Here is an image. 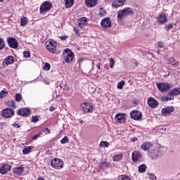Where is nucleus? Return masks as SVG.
Instances as JSON below:
<instances>
[{
	"label": "nucleus",
	"instance_id": "nucleus-52",
	"mask_svg": "<svg viewBox=\"0 0 180 180\" xmlns=\"http://www.w3.org/2000/svg\"><path fill=\"white\" fill-rule=\"evenodd\" d=\"M44 133H46V134H50V129L49 128H46Z\"/></svg>",
	"mask_w": 180,
	"mask_h": 180
},
{
	"label": "nucleus",
	"instance_id": "nucleus-31",
	"mask_svg": "<svg viewBox=\"0 0 180 180\" xmlns=\"http://www.w3.org/2000/svg\"><path fill=\"white\" fill-rule=\"evenodd\" d=\"M65 7L71 8L74 5V0H65Z\"/></svg>",
	"mask_w": 180,
	"mask_h": 180
},
{
	"label": "nucleus",
	"instance_id": "nucleus-29",
	"mask_svg": "<svg viewBox=\"0 0 180 180\" xmlns=\"http://www.w3.org/2000/svg\"><path fill=\"white\" fill-rule=\"evenodd\" d=\"M20 26H22V27L26 26L27 25V22H28L27 18L22 17L20 18Z\"/></svg>",
	"mask_w": 180,
	"mask_h": 180
},
{
	"label": "nucleus",
	"instance_id": "nucleus-22",
	"mask_svg": "<svg viewBox=\"0 0 180 180\" xmlns=\"http://www.w3.org/2000/svg\"><path fill=\"white\" fill-rule=\"evenodd\" d=\"M126 2V0H117L112 4V8H119L120 6H123V4Z\"/></svg>",
	"mask_w": 180,
	"mask_h": 180
},
{
	"label": "nucleus",
	"instance_id": "nucleus-24",
	"mask_svg": "<svg viewBox=\"0 0 180 180\" xmlns=\"http://www.w3.org/2000/svg\"><path fill=\"white\" fill-rule=\"evenodd\" d=\"M169 94L170 96H176L180 94V88H174V89H171L169 91Z\"/></svg>",
	"mask_w": 180,
	"mask_h": 180
},
{
	"label": "nucleus",
	"instance_id": "nucleus-28",
	"mask_svg": "<svg viewBox=\"0 0 180 180\" xmlns=\"http://www.w3.org/2000/svg\"><path fill=\"white\" fill-rule=\"evenodd\" d=\"M33 148H34V146H27L26 148H24L22 150V153L29 154L30 153H32Z\"/></svg>",
	"mask_w": 180,
	"mask_h": 180
},
{
	"label": "nucleus",
	"instance_id": "nucleus-40",
	"mask_svg": "<svg viewBox=\"0 0 180 180\" xmlns=\"http://www.w3.org/2000/svg\"><path fill=\"white\" fill-rule=\"evenodd\" d=\"M116 63V61L115 60V59L110 58L109 59V64H110V68H113V66L115 65V63Z\"/></svg>",
	"mask_w": 180,
	"mask_h": 180
},
{
	"label": "nucleus",
	"instance_id": "nucleus-12",
	"mask_svg": "<svg viewBox=\"0 0 180 180\" xmlns=\"http://www.w3.org/2000/svg\"><path fill=\"white\" fill-rule=\"evenodd\" d=\"M87 22L88 18L86 17H82L78 19L77 27H79L80 29H84V26L86 25Z\"/></svg>",
	"mask_w": 180,
	"mask_h": 180
},
{
	"label": "nucleus",
	"instance_id": "nucleus-35",
	"mask_svg": "<svg viewBox=\"0 0 180 180\" xmlns=\"http://www.w3.org/2000/svg\"><path fill=\"white\" fill-rule=\"evenodd\" d=\"M124 86V81H121L118 82L117 85V89H123V86Z\"/></svg>",
	"mask_w": 180,
	"mask_h": 180
},
{
	"label": "nucleus",
	"instance_id": "nucleus-16",
	"mask_svg": "<svg viewBox=\"0 0 180 180\" xmlns=\"http://www.w3.org/2000/svg\"><path fill=\"white\" fill-rule=\"evenodd\" d=\"M101 25L102 27L107 28L112 26V22H110V18H105L101 20Z\"/></svg>",
	"mask_w": 180,
	"mask_h": 180
},
{
	"label": "nucleus",
	"instance_id": "nucleus-39",
	"mask_svg": "<svg viewBox=\"0 0 180 180\" xmlns=\"http://www.w3.org/2000/svg\"><path fill=\"white\" fill-rule=\"evenodd\" d=\"M119 180H130V177L126 175H121L118 176Z\"/></svg>",
	"mask_w": 180,
	"mask_h": 180
},
{
	"label": "nucleus",
	"instance_id": "nucleus-42",
	"mask_svg": "<svg viewBox=\"0 0 180 180\" xmlns=\"http://www.w3.org/2000/svg\"><path fill=\"white\" fill-rule=\"evenodd\" d=\"M21 99H22V94H15V101L17 102H20Z\"/></svg>",
	"mask_w": 180,
	"mask_h": 180
},
{
	"label": "nucleus",
	"instance_id": "nucleus-23",
	"mask_svg": "<svg viewBox=\"0 0 180 180\" xmlns=\"http://www.w3.org/2000/svg\"><path fill=\"white\" fill-rule=\"evenodd\" d=\"M98 3V0H85V4L89 8H94Z\"/></svg>",
	"mask_w": 180,
	"mask_h": 180
},
{
	"label": "nucleus",
	"instance_id": "nucleus-56",
	"mask_svg": "<svg viewBox=\"0 0 180 180\" xmlns=\"http://www.w3.org/2000/svg\"><path fill=\"white\" fill-rule=\"evenodd\" d=\"M49 110H50V112H54V110H56V108H54L53 106H51V107L49 108Z\"/></svg>",
	"mask_w": 180,
	"mask_h": 180
},
{
	"label": "nucleus",
	"instance_id": "nucleus-43",
	"mask_svg": "<svg viewBox=\"0 0 180 180\" xmlns=\"http://www.w3.org/2000/svg\"><path fill=\"white\" fill-rule=\"evenodd\" d=\"M109 146V143L106 141H101L100 143V147H108Z\"/></svg>",
	"mask_w": 180,
	"mask_h": 180
},
{
	"label": "nucleus",
	"instance_id": "nucleus-46",
	"mask_svg": "<svg viewBox=\"0 0 180 180\" xmlns=\"http://www.w3.org/2000/svg\"><path fill=\"white\" fill-rule=\"evenodd\" d=\"M73 30L75 33V34H77V36H79V29L78 28V27H73Z\"/></svg>",
	"mask_w": 180,
	"mask_h": 180
},
{
	"label": "nucleus",
	"instance_id": "nucleus-58",
	"mask_svg": "<svg viewBox=\"0 0 180 180\" xmlns=\"http://www.w3.org/2000/svg\"><path fill=\"white\" fill-rule=\"evenodd\" d=\"M37 180H44V178H43V177H39Z\"/></svg>",
	"mask_w": 180,
	"mask_h": 180
},
{
	"label": "nucleus",
	"instance_id": "nucleus-44",
	"mask_svg": "<svg viewBox=\"0 0 180 180\" xmlns=\"http://www.w3.org/2000/svg\"><path fill=\"white\" fill-rule=\"evenodd\" d=\"M148 176H149V179L150 180H157V177L155 176V175L153 173H150L148 174Z\"/></svg>",
	"mask_w": 180,
	"mask_h": 180
},
{
	"label": "nucleus",
	"instance_id": "nucleus-54",
	"mask_svg": "<svg viewBox=\"0 0 180 180\" xmlns=\"http://www.w3.org/2000/svg\"><path fill=\"white\" fill-rule=\"evenodd\" d=\"M98 61L100 63H97L96 67H97L98 70H101V59H98Z\"/></svg>",
	"mask_w": 180,
	"mask_h": 180
},
{
	"label": "nucleus",
	"instance_id": "nucleus-37",
	"mask_svg": "<svg viewBox=\"0 0 180 180\" xmlns=\"http://www.w3.org/2000/svg\"><path fill=\"white\" fill-rule=\"evenodd\" d=\"M60 143H61V144H67V143H70V139H68V137L65 136L60 141Z\"/></svg>",
	"mask_w": 180,
	"mask_h": 180
},
{
	"label": "nucleus",
	"instance_id": "nucleus-19",
	"mask_svg": "<svg viewBox=\"0 0 180 180\" xmlns=\"http://www.w3.org/2000/svg\"><path fill=\"white\" fill-rule=\"evenodd\" d=\"M169 64L171 65L173 68H176V67H179V61L176 60L174 58H169Z\"/></svg>",
	"mask_w": 180,
	"mask_h": 180
},
{
	"label": "nucleus",
	"instance_id": "nucleus-36",
	"mask_svg": "<svg viewBox=\"0 0 180 180\" xmlns=\"http://www.w3.org/2000/svg\"><path fill=\"white\" fill-rule=\"evenodd\" d=\"M7 106H10L11 108H16V105H15V101L11 100L7 103Z\"/></svg>",
	"mask_w": 180,
	"mask_h": 180
},
{
	"label": "nucleus",
	"instance_id": "nucleus-2",
	"mask_svg": "<svg viewBox=\"0 0 180 180\" xmlns=\"http://www.w3.org/2000/svg\"><path fill=\"white\" fill-rule=\"evenodd\" d=\"M51 165L55 169H61L64 166V162L59 158H55L51 160Z\"/></svg>",
	"mask_w": 180,
	"mask_h": 180
},
{
	"label": "nucleus",
	"instance_id": "nucleus-32",
	"mask_svg": "<svg viewBox=\"0 0 180 180\" xmlns=\"http://www.w3.org/2000/svg\"><path fill=\"white\" fill-rule=\"evenodd\" d=\"M123 158V155L122 154L115 155L112 157L113 161H120Z\"/></svg>",
	"mask_w": 180,
	"mask_h": 180
},
{
	"label": "nucleus",
	"instance_id": "nucleus-3",
	"mask_svg": "<svg viewBox=\"0 0 180 180\" xmlns=\"http://www.w3.org/2000/svg\"><path fill=\"white\" fill-rule=\"evenodd\" d=\"M156 86L160 92H167L171 89V85L167 82H158Z\"/></svg>",
	"mask_w": 180,
	"mask_h": 180
},
{
	"label": "nucleus",
	"instance_id": "nucleus-51",
	"mask_svg": "<svg viewBox=\"0 0 180 180\" xmlns=\"http://www.w3.org/2000/svg\"><path fill=\"white\" fill-rule=\"evenodd\" d=\"M59 39H60V40H62L63 41H65V40H67V39H68V36L65 35L63 37H59Z\"/></svg>",
	"mask_w": 180,
	"mask_h": 180
},
{
	"label": "nucleus",
	"instance_id": "nucleus-34",
	"mask_svg": "<svg viewBox=\"0 0 180 180\" xmlns=\"http://www.w3.org/2000/svg\"><path fill=\"white\" fill-rule=\"evenodd\" d=\"M8 94V91L2 90L0 92V99H3V98H5V96H7Z\"/></svg>",
	"mask_w": 180,
	"mask_h": 180
},
{
	"label": "nucleus",
	"instance_id": "nucleus-9",
	"mask_svg": "<svg viewBox=\"0 0 180 180\" xmlns=\"http://www.w3.org/2000/svg\"><path fill=\"white\" fill-rule=\"evenodd\" d=\"M126 121V114L124 113H117L115 115V122L119 124H122V123H124Z\"/></svg>",
	"mask_w": 180,
	"mask_h": 180
},
{
	"label": "nucleus",
	"instance_id": "nucleus-13",
	"mask_svg": "<svg viewBox=\"0 0 180 180\" xmlns=\"http://www.w3.org/2000/svg\"><path fill=\"white\" fill-rule=\"evenodd\" d=\"M157 20L159 22V25H164V23H167L168 21V18H167L165 13H162L158 15Z\"/></svg>",
	"mask_w": 180,
	"mask_h": 180
},
{
	"label": "nucleus",
	"instance_id": "nucleus-41",
	"mask_svg": "<svg viewBox=\"0 0 180 180\" xmlns=\"http://www.w3.org/2000/svg\"><path fill=\"white\" fill-rule=\"evenodd\" d=\"M5 47V41L2 38H0V50H4Z\"/></svg>",
	"mask_w": 180,
	"mask_h": 180
},
{
	"label": "nucleus",
	"instance_id": "nucleus-20",
	"mask_svg": "<svg viewBox=\"0 0 180 180\" xmlns=\"http://www.w3.org/2000/svg\"><path fill=\"white\" fill-rule=\"evenodd\" d=\"M11 169V165L6 164L0 167V172L1 174H6Z\"/></svg>",
	"mask_w": 180,
	"mask_h": 180
},
{
	"label": "nucleus",
	"instance_id": "nucleus-33",
	"mask_svg": "<svg viewBox=\"0 0 180 180\" xmlns=\"http://www.w3.org/2000/svg\"><path fill=\"white\" fill-rule=\"evenodd\" d=\"M146 169L147 166H146V165H141L139 167V172L143 174V172H146Z\"/></svg>",
	"mask_w": 180,
	"mask_h": 180
},
{
	"label": "nucleus",
	"instance_id": "nucleus-27",
	"mask_svg": "<svg viewBox=\"0 0 180 180\" xmlns=\"http://www.w3.org/2000/svg\"><path fill=\"white\" fill-rule=\"evenodd\" d=\"M99 168L98 169V172H101V169H105V168H109V162L105 161V162H102L100 165H99Z\"/></svg>",
	"mask_w": 180,
	"mask_h": 180
},
{
	"label": "nucleus",
	"instance_id": "nucleus-38",
	"mask_svg": "<svg viewBox=\"0 0 180 180\" xmlns=\"http://www.w3.org/2000/svg\"><path fill=\"white\" fill-rule=\"evenodd\" d=\"M173 27H174V25L172 23H169L168 25L164 27V30L168 32V30H169L170 29H172Z\"/></svg>",
	"mask_w": 180,
	"mask_h": 180
},
{
	"label": "nucleus",
	"instance_id": "nucleus-18",
	"mask_svg": "<svg viewBox=\"0 0 180 180\" xmlns=\"http://www.w3.org/2000/svg\"><path fill=\"white\" fill-rule=\"evenodd\" d=\"M148 105L150 108H157L158 105V101H157L154 98L150 97L148 98Z\"/></svg>",
	"mask_w": 180,
	"mask_h": 180
},
{
	"label": "nucleus",
	"instance_id": "nucleus-45",
	"mask_svg": "<svg viewBox=\"0 0 180 180\" xmlns=\"http://www.w3.org/2000/svg\"><path fill=\"white\" fill-rule=\"evenodd\" d=\"M23 56L25 58H29V57H30V52L28 51H24Z\"/></svg>",
	"mask_w": 180,
	"mask_h": 180
},
{
	"label": "nucleus",
	"instance_id": "nucleus-61",
	"mask_svg": "<svg viewBox=\"0 0 180 180\" xmlns=\"http://www.w3.org/2000/svg\"><path fill=\"white\" fill-rule=\"evenodd\" d=\"M107 2H109V1H112V0H105Z\"/></svg>",
	"mask_w": 180,
	"mask_h": 180
},
{
	"label": "nucleus",
	"instance_id": "nucleus-4",
	"mask_svg": "<svg viewBox=\"0 0 180 180\" xmlns=\"http://www.w3.org/2000/svg\"><path fill=\"white\" fill-rule=\"evenodd\" d=\"M15 115V110L11 108H6L1 111V116L9 119Z\"/></svg>",
	"mask_w": 180,
	"mask_h": 180
},
{
	"label": "nucleus",
	"instance_id": "nucleus-15",
	"mask_svg": "<svg viewBox=\"0 0 180 180\" xmlns=\"http://www.w3.org/2000/svg\"><path fill=\"white\" fill-rule=\"evenodd\" d=\"M141 157H143V155L140 151H134L131 154V158L134 162H137L139 160H141Z\"/></svg>",
	"mask_w": 180,
	"mask_h": 180
},
{
	"label": "nucleus",
	"instance_id": "nucleus-50",
	"mask_svg": "<svg viewBox=\"0 0 180 180\" xmlns=\"http://www.w3.org/2000/svg\"><path fill=\"white\" fill-rule=\"evenodd\" d=\"M172 99H174V97H172V98H169V97H168V96H164V97H162V101H172Z\"/></svg>",
	"mask_w": 180,
	"mask_h": 180
},
{
	"label": "nucleus",
	"instance_id": "nucleus-8",
	"mask_svg": "<svg viewBox=\"0 0 180 180\" xmlns=\"http://www.w3.org/2000/svg\"><path fill=\"white\" fill-rule=\"evenodd\" d=\"M82 108L86 113H91L94 110V105L89 103H82Z\"/></svg>",
	"mask_w": 180,
	"mask_h": 180
},
{
	"label": "nucleus",
	"instance_id": "nucleus-60",
	"mask_svg": "<svg viewBox=\"0 0 180 180\" xmlns=\"http://www.w3.org/2000/svg\"><path fill=\"white\" fill-rule=\"evenodd\" d=\"M15 127H16L17 129H18L19 125L16 124Z\"/></svg>",
	"mask_w": 180,
	"mask_h": 180
},
{
	"label": "nucleus",
	"instance_id": "nucleus-47",
	"mask_svg": "<svg viewBox=\"0 0 180 180\" xmlns=\"http://www.w3.org/2000/svg\"><path fill=\"white\" fill-rule=\"evenodd\" d=\"M50 65L48 63H46L44 65V70H45L46 71H49L50 70Z\"/></svg>",
	"mask_w": 180,
	"mask_h": 180
},
{
	"label": "nucleus",
	"instance_id": "nucleus-1",
	"mask_svg": "<svg viewBox=\"0 0 180 180\" xmlns=\"http://www.w3.org/2000/svg\"><path fill=\"white\" fill-rule=\"evenodd\" d=\"M140 148L143 150V151H147L148 157L152 160L161 158V157L164 155V148L160 147L155 148L151 142H143Z\"/></svg>",
	"mask_w": 180,
	"mask_h": 180
},
{
	"label": "nucleus",
	"instance_id": "nucleus-5",
	"mask_svg": "<svg viewBox=\"0 0 180 180\" xmlns=\"http://www.w3.org/2000/svg\"><path fill=\"white\" fill-rule=\"evenodd\" d=\"M63 57L65 63H71L74 60V53L70 49H65L63 51Z\"/></svg>",
	"mask_w": 180,
	"mask_h": 180
},
{
	"label": "nucleus",
	"instance_id": "nucleus-11",
	"mask_svg": "<svg viewBox=\"0 0 180 180\" xmlns=\"http://www.w3.org/2000/svg\"><path fill=\"white\" fill-rule=\"evenodd\" d=\"M130 117L134 120H141V118L143 117V115L139 111L133 110L130 112Z\"/></svg>",
	"mask_w": 180,
	"mask_h": 180
},
{
	"label": "nucleus",
	"instance_id": "nucleus-10",
	"mask_svg": "<svg viewBox=\"0 0 180 180\" xmlns=\"http://www.w3.org/2000/svg\"><path fill=\"white\" fill-rule=\"evenodd\" d=\"M17 115L18 116H22L23 117H26L30 115V109L27 108H21L17 111Z\"/></svg>",
	"mask_w": 180,
	"mask_h": 180
},
{
	"label": "nucleus",
	"instance_id": "nucleus-7",
	"mask_svg": "<svg viewBox=\"0 0 180 180\" xmlns=\"http://www.w3.org/2000/svg\"><path fill=\"white\" fill-rule=\"evenodd\" d=\"M46 49L50 51V53H56L57 49V42L53 41L52 40L49 42H46Z\"/></svg>",
	"mask_w": 180,
	"mask_h": 180
},
{
	"label": "nucleus",
	"instance_id": "nucleus-59",
	"mask_svg": "<svg viewBox=\"0 0 180 180\" xmlns=\"http://www.w3.org/2000/svg\"><path fill=\"white\" fill-rule=\"evenodd\" d=\"M92 65H93L92 68H94V67L95 66V60H94V61L92 62Z\"/></svg>",
	"mask_w": 180,
	"mask_h": 180
},
{
	"label": "nucleus",
	"instance_id": "nucleus-17",
	"mask_svg": "<svg viewBox=\"0 0 180 180\" xmlns=\"http://www.w3.org/2000/svg\"><path fill=\"white\" fill-rule=\"evenodd\" d=\"M175 110V108L173 106H169L162 109V116H167V115H169L172 113Z\"/></svg>",
	"mask_w": 180,
	"mask_h": 180
},
{
	"label": "nucleus",
	"instance_id": "nucleus-26",
	"mask_svg": "<svg viewBox=\"0 0 180 180\" xmlns=\"http://www.w3.org/2000/svg\"><path fill=\"white\" fill-rule=\"evenodd\" d=\"M22 172H25V167H15L14 169V174L15 175H20Z\"/></svg>",
	"mask_w": 180,
	"mask_h": 180
},
{
	"label": "nucleus",
	"instance_id": "nucleus-6",
	"mask_svg": "<svg viewBox=\"0 0 180 180\" xmlns=\"http://www.w3.org/2000/svg\"><path fill=\"white\" fill-rule=\"evenodd\" d=\"M53 8V3L51 1H44L40 7V13L49 12Z\"/></svg>",
	"mask_w": 180,
	"mask_h": 180
},
{
	"label": "nucleus",
	"instance_id": "nucleus-53",
	"mask_svg": "<svg viewBox=\"0 0 180 180\" xmlns=\"http://www.w3.org/2000/svg\"><path fill=\"white\" fill-rule=\"evenodd\" d=\"M65 91H70V86L68 84H65L64 86Z\"/></svg>",
	"mask_w": 180,
	"mask_h": 180
},
{
	"label": "nucleus",
	"instance_id": "nucleus-55",
	"mask_svg": "<svg viewBox=\"0 0 180 180\" xmlns=\"http://www.w3.org/2000/svg\"><path fill=\"white\" fill-rule=\"evenodd\" d=\"M84 58H80L79 60H78V63L79 64V65H81V63H82V61H84Z\"/></svg>",
	"mask_w": 180,
	"mask_h": 180
},
{
	"label": "nucleus",
	"instance_id": "nucleus-57",
	"mask_svg": "<svg viewBox=\"0 0 180 180\" xmlns=\"http://www.w3.org/2000/svg\"><path fill=\"white\" fill-rule=\"evenodd\" d=\"M131 141H132L133 143L137 141V138L134 137V138L131 139Z\"/></svg>",
	"mask_w": 180,
	"mask_h": 180
},
{
	"label": "nucleus",
	"instance_id": "nucleus-14",
	"mask_svg": "<svg viewBox=\"0 0 180 180\" xmlns=\"http://www.w3.org/2000/svg\"><path fill=\"white\" fill-rule=\"evenodd\" d=\"M7 43L11 49H18V41L14 38L9 37L7 39Z\"/></svg>",
	"mask_w": 180,
	"mask_h": 180
},
{
	"label": "nucleus",
	"instance_id": "nucleus-25",
	"mask_svg": "<svg viewBox=\"0 0 180 180\" xmlns=\"http://www.w3.org/2000/svg\"><path fill=\"white\" fill-rule=\"evenodd\" d=\"M122 11H124L125 16H129L130 15H133L134 13L133 9L129 7L122 9Z\"/></svg>",
	"mask_w": 180,
	"mask_h": 180
},
{
	"label": "nucleus",
	"instance_id": "nucleus-49",
	"mask_svg": "<svg viewBox=\"0 0 180 180\" xmlns=\"http://www.w3.org/2000/svg\"><path fill=\"white\" fill-rule=\"evenodd\" d=\"M32 122L33 123H37V122H39V118L37 116H34L32 117Z\"/></svg>",
	"mask_w": 180,
	"mask_h": 180
},
{
	"label": "nucleus",
	"instance_id": "nucleus-21",
	"mask_svg": "<svg viewBox=\"0 0 180 180\" xmlns=\"http://www.w3.org/2000/svg\"><path fill=\"white\" fill-rule=\"evenodd\" d=\"M14 61H15V58H13V56H9L4 59V63H5L6 65H11V64H13Z\"/></svg>",
	"mask_w": 180,
	"mask_h": 180
},
{
	"label": "nucleus",
	"instance_id": "nucleus-48",
	"mask_svg": "<svg viewBox=\"0 0 180 180\" xmlns=\"http://www.w3.org/2000/svg\"><path fill=\"white\" fill-rule=\"evenodd\" d=\"M41 136V133H39V134H35L34 136H33L32 137V140H37V139L39 138V137H40Z\"/></svg>",
	"mask_w": 180,
	"mask_h": 180
},
{
	"label": "nucleus",
	"instance_id": "nucleus-30",
	"mask_svg": "<svg viewBox=\"0 0 180 180\" xmlns=\"http://www.w3.org/2000/svg\"><path fill=\"white\" fill-rule=\"evenodd\" d=\"M124 16H126V15L124 14V12L123 11V10H120L117 12V19H119V20H122V19H123Z\"/></svg>",
	"mask_w": 180,
	"mask_h": 180
}]
</instances>
